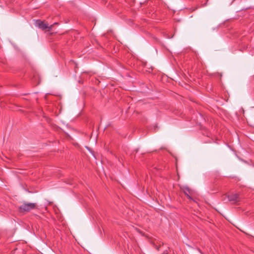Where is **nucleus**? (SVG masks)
<instances>
[{
  "label": "nucleus",
  "mask_w": 254,
  "mask_h": 254,
  "mask_svg": "<svg viewBox=\"0 0 254 254\" xmlns=\"http://www.w3.org/2000/svg\"><path fill=\"white\" fill-rule=\"evenodd\" d=\"M37 209V205L36 203L23 202L22 204L18 207L19 211L20 213L28 212L31 210Z\"/></svg>",
  "instance_id": "f257e3e1"
},
{
  "label": "nucleus",
  "mask_w": 254,
  "mask_h": 254,
  "mask_svg": "<svg viewBox=\"0 0 254 254\" xmlns=\"http://www.w3.org/2000/svg\"><path fill=\"white\" fill-rule=\"evenodd\" d=\"M36 25L42 30L47 29L48 31H51L53 28V25L49 26L47 23L40 20L36 21Z\"/></svg>",
  "instance_id": "f03ea898"
},
{
  "label": "nucleus",
  "mask_w": 254,
  "mask_h": 254,
  "mask_svg": "<svg viewBox=\"0 0 254 254\" xmlns=\"http://www.w3.org/2000/svg\"><path fill=\"white\" fill-rule=\"evenodd\" d=\"M226 196L229 201L236 202L239 200V195L236 193L229 191V193L226 194Z\"/></svg>",
  "instance_id": "7ed1b4c3"
},
{
  "label": "nucleus",
  "mask_w": 254,
  "mask_h": 254,
  "mask_svg": "<svg viewBox=\"0 0 254 254\" xmlns=\"http://www.w3.org/2000/svg\"><path fill=\"white\" fill-rule=\"evenodd\" d=\"M181 190H189L190 189L188 186H184L181 187Z\"/></svg>",
  "instance_id": "20e7f679"
},
{
  "label": "nucleus",
  "mask_w": 254,
  "mask_h": 254,
  "mask_svg": "<svg viewBox=\"0 0 254 254\" xmlns=\"http://www.w3.org/2000/svg\"><path fill=\"white\" fill-rule=\"evenodd\" d=\"M184 192H185V194L187 195V198H188L190 199H192L191 198V197H190V196L189 194H188L186 191H184Z\"/></svg>",
  "instance_id": "39448f33"
},
{
  "label": "nucleus",
  "mask_w": 254,
  "mask_h": 254,
  "mask_svg": "<svg viewBox=\"0 0 254 254\" xmlns=\"http://www.w3.org/2000/svg\"><path fill=\"white\" fill-rule=\"evenodd\" d=\"M136 231H137V232H138L139 233H140V234H142V232H141L140 230H139V229H137V228H136Z\"/></svg>",
  "instance_id": "423d86ee"
},
{
  "label": "nucleus",
  "mask_w": 254,
  "mask_h": 254,
  "mask_svg": "<svg viewBox=\"0 0 254 254\" xmlns=\"http://www.w3.org/2000/svg\"><path fill=\"white\" fill-rule=\"evenodd\" d=\"M136 231H137V232H138L139 233H140V234H142V232H141L140 230H139V229H137V228H136Z\"/></svg>",
  "instance_id": "0eeeda50"
},
{
  "label": "nucleus",
  "mask_w": 254,
  "mask_h": 254,
  "mask_svg": "<svg viewBox=\"0 0 254 254\" xmlns=\"http://www.w3.org/2000/svg\"><path fill=\"white\" fill-rule=\"evenodd\" d=\"M163 254H168V252H167V251L166 250V251H164V252H163Z\"/></svg>",
  "instance_id": "6e6552de"
},
{
  "label": "nucleus",
  "mask_w": 254,
  "mask_h": 254,
  "mask_svg": "<svg viewBox=\"0 0 254 254\" xmlns=\"http://www.w3.org/2000/svg\"><path fill=\"white\" fill-rule=\"evenodd\" d=\"M58 23L56 22V23H54L52 25L53 26L54 25H58Z\"/></svg>",
  "instance_id": "1a4fd4ad"
},
{
  "label": "nucleus",
  "mask_w": 254,
  "mask_h": 254,
  "mask_svg": "<svg viewBox=\"0 0 254 254\" xmlns=\"http://www.w3.org/2000/svg\"><path fill=\"white\" fill-rule=\"evenodd\" d=\"M25 190H29V188H25Z\"/></svg>",
  "instance_id": "9d476101"
}]
</instances>
